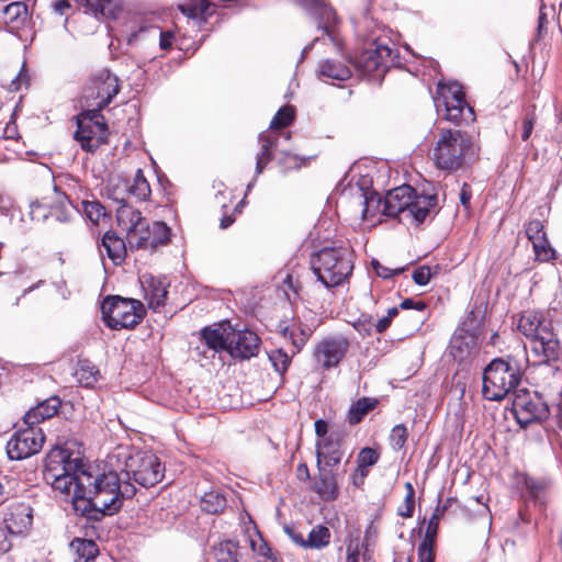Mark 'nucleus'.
Returning a JSON list of instances; mask_svg holds the SVG:
<instances>
[{"label":"nucleus","instance_id":"obj_40","mask_svg":"<svg viewBox=\"0 0 562 562\" xmlns=\"http://www.w3.org/2000/svg\"><path fill=\"white\" fill-rule=\"evenodd\" d=\"M201 507L209 514H218L226 507V498L218 492L205 493L201 499Z\"/></svg>","mask_w":562,"mask_h":562},{"label":"nucleus","instance_id":"obj_13","mask_svg":"<svg viewBox=\"0 0 562 562\" xmlns=\"http://www.w3.org/2000/svg\"><path fill=\"white\" fill-rule=\"evenodd\" d=\"M512 411L521 427L542 420L549 414L548 405L536 394L531 395L526 391L515 394Z\"/></svg>","mask_w":562,"mask_h":562},{"label":"nucleus","instance_id":"obj_63","mask_svg":"<svg viewBox=\"0 0 562 562\" xmlns=\"http://www.w3.org/2000/svg\"><path fill=\"white\" fill-rule=\"evenodd\" d=\"M315 434L319 439L327 438L328 435V425L324 419H317L315 420Z\"/></svg>","mask_w":562,"mask_h":562},{"label":"nucleus","instance_id":"obj_47","mask_svg":"<svg viewBox=\"0 0 562 562\" xmlns=\"http://www.w3.org/2000/svg\"><path fill=\"white\" fill-rule=\"evenodd\" d=\"M379 458L376 450L370 447L362 448L357 456V465L369 470L379 461Z\"/></svg>","mask_w":562,"mask_h":562},{"label":"nucleus","instance_id":"obj_36","mask_svg":"<svg viewBox=\"0 0 562 562\" xmlns=\"http://www.w3.org/2000/svg\"><path fill=\"white\" fill-rule=\"evenodd\" d=\"M124 189L128 192V194L135 196L139 201H145L150 195V187L144 173L140 169H137L133 183L132 184H123Z\"/></svg>","mask_w":562,"mask_h":562},{"label":"nucleus","instance_id":"obj_41","mask_svg":"<svg viewBox=\"0 0 562 562\" xmlns=\"http://www.w3.org/2000/svg\"><path fill=\"white\" fill-rule=\"evenodd\" d=\"M77 381L85 387H91L99 376V370L90 362H81L75 373Z\"/></svg>","mask_w":562,"mask_h":562},{"label":"nucleus","instance_id":"obj_9","mask_svg":"<svg viewBox=\"0 0 562 562\" xmlns=\"http://www.w3.org/2000/svg\"><path fill=\"white\" fill-rule=\"evenodd\" d=\"M437 94L435 104L438 111L443 108L447 121L457 124L474 121L473 108L468 104L463 87L459 82H438Z\"/></svg>","mask_w":562,"mask_h":562},{"label":"nucleus","instance_id":"obj_49","mask_svg":"<svg viewBox=\"0 0 562 562\" xmlns=\"http://www.w3.org/2000/svg\"><path fill=\"white\" fill-rule=\"evenodd\" d=\"M113 199L117 202H122V204L116 210V217L119 224L123 226L124 229H126V226L134 214V209L124 202V198H120L119 195H115V193H113Z\"/></svg>","mask_w":562,"mask_h":562},{"label":"nucleus","instance_id":"obj_54","mask_svg":"<svg viewBox=\"0 0 562 562\" xmlns=\"http://www.w3.org/2000/svg\"><path fill=\"white\" fill-rule=\"evenodd\" d=\"M435 542L430 540L423 539L418 547V558L419 562H434L435 560V551H434Z\"/></svg>","mask_w":562,"mask_h":562},{"label":"nucleus","instance_id":"obj_8","mask_svg":"<svg viewBox=\"0 0 562 562\" xmlns=\"http://www.w3.org/2000/svg\"><path fill=\"white\" fill-rule=\"evenodd\" d=\"M103 319L114 330L134 328L144 317V305L133 299L109 296L101 305Z\"/></svg>","mask_w":562,"mask_h":562},{"label":"nucleus","instance_id":"obj_60","mask_svg":"<svg viewBox=\"0 0 562 562\" xmlns=\"http://www.w3.org/2000/svg\"><path fill=\"white\" fill-rule=\"evenodd\" d=\"M284 531L292 539L293 542L305 548V538L303 537V535L301 532L295 530V528L285 526Z\"/></svg>","mask_w":562,"mask_h":562},{"label":"nucleus","instance_id":"obj_7","mask_svg":"<svg viewBox=\"0 0 562 562\" xmlns=\"http://www.w3.org/2000/svg\"><path fill=\"white\" fill-rule=\"evenodd\" d=\"M521 379V369L512 357L492 360L483 371L482 393L487 401H502Z\"/></svg>","mask_w":562,"mask_h":562},{"label":"nucleus","instance_id":"obj_18","mask_svg":"<svg viewBox=\"0 0 562 562\" xmlns=\"http://www.w3.org/2000/svg\"><path fill=\"white\" fill-rule=\"evenodd\" d=\"M344 435L341 432L333 431L327 438L318 439L316 441V460L317 467L326 465L335 467L340 463L344 451Z\"/></svg>","mask_w":562,"mask_h":562},{"label":"nucleus","instance_id":"obj_28","mask_svg":"<svg viewBox=\"0 0 562 562\" xmlns=\"http://www.w3.org/2000/svg\"><path fill=\"white\" fill-rule=\"evenodd\" d=\"M106 252L108 257L115 263L119 265L125 257L126 246L124 240L116 235L114 232H106L101 241L100 252Z\"/></svg>","mask_w":562,"mask_h":562},{"label":"nucleus","instance_id":"obj_19","mask_svg":"<svg viewBox=\"0 0 562 562\" xmlns=\"http://www.w3.org/2000/svg\"><path fill=\"white\" fill-rule=\"evenodd\" d=\"M299 3L318 21V26L334 42V29L338 22L335 10L325 0H299Z\"/></svg>","mask_w":562,"mask_h":562},{"label":"nucleus","instance_id":"obj_10","mask_svg":"<svg viewBox=\"0 0 562 562\" xmlns=\"http://www.w3.org/2000/svg\"><path fill=\"white\" fill-rule=\"evenodd\" d=\"M106 134L104 116L98 109H88L77 116V131L74 137L83 150H97L105 142Z\"/></svg>","mask_w":562,"mask_h":562},{"label":"nucleus","instance_id":"obj_3","mask_svg":"<svg viewBox=\"0 0 562 562\" xmlns=\"http://www.w3.org/2000/svg\"><path fill=\"white\" fill-rule=\"evenodd\" d=\"M518 330L530 339V349L537 363L549 364L560 357V341L552 328V322L540 311L524 312L517 324Z\"/></svg>","mask_w":562,"mask_h":562},{"label":"nucleus","instance_id":"obj_48","mask_svg":"<svg viewBox=\"0 0 562 562\" xmlns=\"http://www.w3.org/2000/svg\"><path fill=\"white\" fill-rule=\"evenodd\" d=\"M442 513H443V509L440 508V506L438 505L435 508L431 517L429 518V520L427 522V528H426V532H425L424 539L430 540L432 542L436 541L437 533H438L439 520H440V517H441Z\"/></svg>","mask_w":562,"mask_h":562},{"label":"nucleus","instance_id":"obj_37","mask_svg":"<svg viewBox=\"0 0 562 562\" xmlns=\"http://www.w3.org/2000/svg\"><path fill=\"white\" fill-rule=\"evenodd\" d=\"M330 530L322 525H317L310 531L307 539H305V548L308 549H323L330 542Z\"/></svg>","mask_w":562,"mask_h":562},{"label":"nucleus","instance_id":"obj_33","mask_svg":"<svg viewBox=\"0 0 562 562\" xmlns=\"http://www.w3.org/2000/svg\"><path fill=\"white\" fill-rule=\"evenodd\" d=\"M358 191L362 205L361 217L362 220H370L383 207V201L374 191L363 190L362 187L358 188Z\"/></svg>","mask_w":562,"mask_h":562},{"label":"nucleus","instance_id":"obj_16","mask_svg":"<svg viewBox=\"0 0 562 562\" xmlns=\"http://www.w3.org/2000/svg\"><path fill=\"white\" fill-rule=\"evenodd\" d=\"M228 353L236 359H250L258 355L261 340L256 333L249 329L231 330Z\"/></svg>","mask_w":562,"mask_h":562},{"label":"nucleus","instance_id":"obj_23","mask_svg":"<svg viewBox=\"0 0 562 562\" xmlns=\"http://www.w3.org/2000/svg\"><path fill=\"white\" fill-rule=\"evenodd\" d=\"M233 326L229 323L218 324L214 327H205L202 333V340L209 349L215 352L227 351L228 352V340L231 337V330Z\"/></svg>","mask_w":562,"mask_h":562},{"label":"nucleus","instance_id":"obj_39","mask_svg":"<svg viewBox=\"0 0 562 562\" xmlns=\"http://www.w3.org/2000/svg\"><path fill=\"white\" fill-rule=\"evenodd\" d=\"M75 213L76 210L66 195H58L56 204L49 209L50 217L58 222L70 221Z\"/></svg>","mask_w":562,"mask_h":562},{"label":"nucleus","instance_id":"obj_20","mask_svg":"<svg viewBox=\"0 0 562 562\" xmlns=\"http://www.w3.org/2000/svg\"><path fill=\"white\" fill-rule=\"evenodd\" d=\"M318 475L315 476L311 486L312 491L324 502L336 501L340 493L338 474L324 467H317Z\"/></svg>","mask_w":562,"mask_h":562},{"label":"nucleus","instance_id":"obj_27","mask_svg":"<svg viewBox=\"0 0 562 562\" xmlns=\"http://www.w3.org/2000/svg\"><path fill=\"white\" fill-rule=\"evenodd\" d=\"M259 143L261 147L256 158V176L260 175L267 164L274 157L278 138L271 132L267 131L259 135Z\"/></svg>","mask_w":562,"mask_h":562},{"label":"nucleus","instance_id":"obj_6","mask_svg":"<svg viewBox=\"0 0 562 562\" xmlns=\"http://www.w3.org/2000/svg\"><path fill=\"white\" fill-rule=\"evenodd\" d=\"M116 468L127 482L143 487H151L165 476V465L159 458L149 451L134 453L123 451L116 456Z\"/></svg>","mask_w":562,"mask_h":562},{"label":"nucleus","instance_id":"obj_52","mask_svg":"<svg viewBox=\"0 0 562 562\" xmlns=\"http://www.w3.org/2000/svg\"><path fill=\"white\" fill-rule=\"evenodd\" d=\"M49 216V210L46 204L38 201L31 202L30 217L33 222H44Z\"/></svg>","mask_w":562,"mask_h":562},{"label":"nucleus","instance_id":"obj_4","mask_svg":"<svg viewBox=\"0 0 562 562\" xmlns=\"http://www.w3.org/2000/svg\"><path fill=\"white\" fill-rule=\"evenodd\" d=\"M436 202L435 195H417L413 187L404 184L387 192L382 213L396 217L400 223L418 225L426 220Z\"/></svg>","mask_w":562,"mask_h":562},{"label":"nucleus","instance_id":"obj_26","mask_svg":"<svg viewBox=\"0 0 562 562\" xmlns=\"http://www.w3.org/2000/svg\"><path fill=\"white\" fill-rule=\"evenodd\" d=\"M146 283L147 285H143L145 300H147L148 306L156 311L165 305L169 283L166 278L154 277H150Z\"/></svg>","mask_w":562,"mask_h":562},{"label":"nucleus","instance_id":"obj_43","mask_svg":"<svg viewBox=\"0 0 562 562\" xmlns=\"http://www.w3.org/2000/svg\"><path fill=\"white\" fill-rule=\"evenodd\" d=\"M536 258L540 261H550L555 259V250L551 247L547 235L532 243Z\"/></svg>","mask_w":562,"mask_h":562},{"label":"nucleus","instance_id":"obj_24","mask_svg":"<svg viewBox=\"0 0 562 562\" xmlns=\"http://www.w3.org/2000/svg\"><path fill=\"white\" fill-rule=\"evenodd\" d=\"M60 406V398L58 396H50L41 402L37 406L31 408L24 415V424L36 426L37 424L55 416Z\"/></svg>","mask_w":562,"mask_h":562},{"label":"nucleus","instance_id":"obj_56","mask_svg":"<svg viewBox=\"0 0 562 562\" xmlns=\"http://www.w3.org/2000/svg\"><path fill=\"white\" fill-rule=\"evenodd\" d=\"M304 161V158H300L297 155H293L289 151H282L281 157H279V162L286 169H297Z\"/></svg>","mask_w":562,"mask_h":562},{"label":"nucleus","instance_id":"obj_2","mask_svg":"<svg viewBox=\"0 0 562 562\" xmlns=\"http://www.w3.org/2000/svg\"><path fill=\"white\" fill-rule=\"evenodd\" d=\"M429 157L437 169L453 172L474 161L477 148L468 133L457 128H439Z\"/></svg>","mask_w":562,"mask_h":562},{"label":"nucleus","instance_id":"obj_11","mask_svg":"<svg viewBox=\"0 0 562 562\" xmlns=\"http://www.w3.org/2000/svg\"><path fill=\"white\" fill-rule=\"evenodd\" d=\"M119 78L109 69L95 72L85 90L83 98L87 106L102 111L120 92Z\"/></svg>","mask_w":562,"mask_h":562},{"label":"nucleus","instance_id":"obj_42","mask_svg":"<svg viewBox=\"0 0 562 562\" xmlns=\"http://www.w3.org/2000/svg\"><path fill=\"white\" fill-rule=\"evenodd\" d=\"M81 205L86 217L94 224L106 216L105 209L99 201H82Z\"/></svg>","mask_w":562,"mask_h":562},{"label":"nucleus","instance_id":"obj_50","mask_svg":"<svg viewBox=\"0 0 562 562\" xmlns=\"http://www.w3.org/2000/svg\"><path fill=\"white\" fill-rule=\"evenodd\" d=\"M251 548L257 553L259 562H277L271 549L261 538L258 541L252 540Z\"/></svg>","mask_w":562,"mask_h":562},{"label":"nucleus","instance_id":"obj_21","mask_svg":"<svg viewBox=\"0 0 562 562\" xmlns=\"http://www.w3.org/2000/svg\"><path fill=\"white\" fill-rule=\"evenodd\" d=\"M32 521V508L23 503L11 506L4 516L5 528L11 535H21L27 531Z\"/></svg>","mask_w":562,"mask_h":562},{"label":"nucleus","instance_id":"obj_1","mask_svg":"<svg viewBox=\"0 0 562 562\" xmlns=\"http://www.w3.org/2000/svg\"><path fill=\"white\" fill-rule=\"evenodd\" d=\"M44 481L65 495L72 494L76 514L89 520L100 521L113 516L132 498L136 487L124 480L119 468L108 472L86 469L82 460L61 447L49 450L44 461Z\"/></svg>","mask_w":562,"mask_h":562},{"label":"nucleus","instance_id":"obj_57","mask_svg":"<svg viewBox=\"0 0 562 562\" xmlns=\"http://www.w3.org/2000/svg\"><path fill=\"white\" fill-rule=\"evenodd\" d=\"M413 280L418 285H426L431 279V271L428 266H420L413 272Z\"/></svg>","mask_w":562,"mask_h":562},{"label":"nucleus","instance_id":"obj_5","mask_svg":"<svg viewBox=\"0 0 562 562\" xmlns=\"http://www.w3.org/2000/svg\"><path fill=\"white\" fill-rule=\"evenodd\" d=\"M311 267L326 288L338 286L353 271V252L347 246L325 247L312 257Z\"/></svg>","mask_w":562,"mask_h":562},{"label":"nucleus","instance_id":"obj_38","mask_svg":"<svg viewBox=\"0 0 562 562\" xmlns=\"http://www.w3.org/2000/svg\"><path fill=\"white\" fill-rule=\"evenodd\" d=\"M79 4L87 9L95 18H109L114 14L112 0H77Z\"/></svg>","mask_w":562,"mask_h":562},{"label":"nucleus","instance_id":"obj_32","mask_svg":"<svg viewBox=\"0 0 562 562\" xmlns=\"http://www.w3.org/2000/svg\"><path fill=\"white\" fill-rule=\"evenodd\" d=\"M319 76L338 81H345L351 76V71L347 65L331 59H325L319 64Z\"/></svg>","mask_w":562,"mask_h":562},{"label":"nucleus","instance_id":"obj_55","mask_svg":"<svg viewBox=\"0 0 562 562\" xmlns=\"http://www.w3.org/2000/svg\"><path fill=\"white\" fill-rule=\"evenodd\" d=\"M371 265H372V268L375 271V273L380 278H383V279H389V278H391L393 276L401 274L405 270V268H394V269H392V268L385 267L382 263H380L376 259H373L371 261Z\"/></svg>","mask_w":562,"mask_h":562},{"label":"nucleus","instance_id":"obj_34","mask_svg":"<svg viewBox=\"0 0 562 562\" xmlns=\"http://www.w3.org/2000/svg\"><path fill=\"white\" fill-rule=\"evenodd\" d=\"M378 404V400L362 397L351 405L348 412V422L351 425L359 424L363 417L372 411Z\"/></svg>","mask_w":562,"mask_h":562},{"label":"nucleus","instance_id":"obj_22","mask_svg":"<svg viewBox=\"0 0 562 562\" xmlns=\"http://www.w3.org/2000/svg\"><path fill=\"white\" fill-rule=\"evenodd\" d=\"M2 14L7 31L20 36L29 21L27 5L22 1L11 2L3 7Z\"/></svg>","mask_w":562,"mask_h":562},{"label":"nucleus","instance_id":"obj_44","mask_svg":"<svg viewBox=\"0 0 562 562\" xmlns=\"http://www.w3.org/2000/svg\"><path fill=\"white\" fill-rule=\"evenodd\" d=\"M294 119V110L290 105L282 106L270 122V128H282L289 126Z\"/></svg>","mask_w":562,"mask_h":562},{"label":"nucleus","instance_id":"obj_64","mask_svg":"<svg viewBox=\"0 0 562 562\" xmlns=\"http://www.w3.org/2000/svg\"><path fill=\"white\" fill-rule=\"evenodd\" d=\"M401 307L404 310L415 308L418 311H424L426 308V304L422 301H414L413 299H406L401 303Z\"/></svg>","mask_w":562,"mask_h":562},{"label":"nucleus","instance_id":"obj_12","mask_svg":"<svg viewBox=\"0 0 562 562\" xmlns=\"http://www.w3.org/2000/svg\"><path fill=\"white\" fill-rule=\"evenodd\" d=\"M45 436L41 427L26 425L16 430L7 443V453L11 460H23L37 453L44 443Z\"/></svg>","mask_w":562,"mask_h":562},{"label":"nucleus","instance_id":"obj_17","mask_svg":"<svg viewBox=\"0 0 562 562\" xmlns=\"http://www.w3.org/2000/svg\"><path fill=\"white\" fill-rule=\"evenodd\" d=\"M392 60V48L385 44L373 43L357 58V66L366 74L384 72Z\"/></svg>","mask_w":562,"mask_h":562},{"label":"nucleus","instance_id":"obj_53","mask_svg":"<svg viewBox=\"0 0 562 562\" xmlns=\"http://www.w3.org/2000/svg\"><path fill=\"white\" fill-rule=\"evenodd\" d=\"M312 335V330L308 327H296L295 337H293V349L292 355L297 353L305 346L306 341Z\"/></svg>","mask_w":562,"mask_h":562},{"label":"nucleus","instance_id":"obj_25","mask_svg":"<svg viewBox=\"0 0 562 562\" xmlns=\"http://www.w3.org/2000/svg\"><path fill=\"white\" fill-rule=\"evenodd\" d=\"M171 236V229L164 222H154L151 225H147L144 229V234H140L143 238L140 241L144 244L140 248L144 249H156L159 246L168 244Z\"/></svg>","mask_w":562,"mask_h":562},{"label":"nucleus","instance_id":"obj_46","mask_svg":"<svg viewBox=\"0 0 562 562\" xmlns=\"http://www.w3.org/2000/svg\"><path fill=\"white\" fill-rule=\"evenodd\" d=\"M269 360L277 372L284 373L291 362V357L282 349H277L269 353Z\"/></svg>","mask_w":562,"mask_h":562},{"label":"nucleus","instance_id":"obj_15","mask_svg":"<svg viewBox=\"0 0 562 562\" xmlns=\"http://www.w3.org/2000/svg\"><path fill=\"white\" fill-rule=\"evenodd\" d=\"M479 353L476 338L463 329L457 330L450 339L449 355L462 367L468 368Z\"/></svg>","mask_w":562,"mask_h":562},{"label":"nucleus","instance_id":"obj_29","mask_svg":"<svg viewBox=\"0 0 562 562\" xmlns=\"http://www.w3.org/2000/svg\"><path fill=\"white\" fill-rule=\"evenodd\" d=\"M178 8L182 14L196 20L199 23L206 22L207 16L213 13V4L207 0H190L187 3L179 4Z\"/></svg>","mask_w":562,"mask_h":562},{"label":"nucleus","instance_id":"obj_61","mask_svg":"<svg viewBox=\"0 0 562 562\" xmlns=\"http://www.w3.org/2000/svg\"><path fill=\"white\" fill-rule=\"evenodd\" d=\"M472 198V190L470 184L463 183L460 191V202L464 207H469Z\"/></svg>","mask_w":562,"mask_h":562},{"label":"nucleus","instance_id":"obj_62","mask_svg":"<svg viewBox=\"0 0 562 562\" xmlns=\"http://www.w3.org/2000/svg\"><path fill=\"white\" fill-rule=\"evenodd\" d=\"M397 514L403 518H411L414 514V498L412 503H407V496H405L404 505L398 508Z\"/></svg>","mask_w":562,"mask_h":562},{"label":"nucleus","instance_id":"obj_14","mask_svg":"<svg viewBox=\"0 0 562 562\" xmlns=\"http://www.w3.org/2000/svg\"><path fill=\"white\" fill-rule=\"evenodd\" d=\"M349 349V340L342 335L323 338L315 345L314 359L323 370L338 367Z\"/></svg>","mask_w":562,"mask_h":562},{"label":"nucleus","instance_id":"obj_58","mask_svg":"<svg viewBox=\"0 0 562 562\" xmlns=\"http://www.w3.org/2000/svg\"><path fill=\"white\" fill-rule=\"evenodd\" d=\"M535 123H536V115H535L533 111H531L526 114V116L524 117L522 123H521V139L524 142H526L530 137L533 126H535Z\"/></svg>","mask_w":562,"mask_h":562},{"label":"nucleus","instance_id":"obj_59","mask_svg":"<svg viewBox=\"0 0 562 562\" xmlns=\"http://www.w3.org/2000/svg\"><path fill=\"white\" fill-rule=\"evenodd\" d=\"M368 474H369L368 469L360 468L359 465H357L356 470L353 471V473L350 476L351 483L357 487L361 486L364 482V479L368 476Z\"/></svg>","mask_w":562,"mask_h":562},{"label":"nucleus","instance_id":"obj_51","mask_svg":"<svg viewBox=\"0 0 562 562\" xmlns=\"http://www.w3.org/2000/svg\"><path fill=\"white\" fill-rule=\"evenodd\" d=\"M525 232L526 236L531 243H535L547 235L544 232L543 224L540 220H531L526 225Z\"/></svg>","mask_w":562,"mask_h":562},{"label":"nucleus","instance_id":"obj_30","mask_svg":"<svg viewBox=\"0 0 562 562\" xmlns=\"http://www.w3.org/2000/svg\"><path fill=\"white\" fill-rule=\"evenodd\" d=\"M69 547L74 553L75 562H90L99 553L97 543L90 539L75 538Z\"/></svg>","mask_w":562,"mask_h":562},{"label":"nucleus","instance_id":"obj_35","mask_svg":"<svg viewBox=\"0 0 562 562\" xmlns=\"http://www.w3.org/2000/svg\"><path fill=\"white\" fill-rule=\"evenodd\" d=\"M239 547L232 540H225L214 547L216 562H239Z\"/></svg>","mask_w":562,"mask_h":562},{"label":"nucleus","instance_id":"obj_31","mask_svg":"<svg viewBox=\"0 0 562 562\" xmlns=\"http://www.w3.org/2000/svg\"><path fill=\"white\" fill-rule=\"evenodd\" d=\"M147 225L142 213L134 209V214L126 226V238L131 248L140 249V246L144 245L140 241L143 239L140 234H144V229Z\"/></svg>","mask_w":562,"mask_h":562},{"label":"nucleus","instance_id":"obj_45","mask_svg":"<svg viewBox=\"0 0 562 562\" xmlns=\"http://www.w3.org/2000/svg\"><path fill=\"white\" fill-rule=\"evenodd\" d=\"M407 429L403 424L395 425L390 435V445L393 450L398 451L404 448L407 440Z\"/></svg>","mask_w":562,"mask_h":562}]
</instances>
